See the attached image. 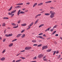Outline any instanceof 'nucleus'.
<instances>
[{
	"mask_svg": "<svg viewBox=\"0 0 62 62\" xmlns=\"http://www.w3.org/2000/svg\"><path fill=\"white\" fill-rule=\"evenodd\" d=\"M50 13L51 14L50 16V17L51 18H53L54 16V14L55 13L54 11H50Z\"/></svg>",
	"mask_w": 62,
	"mask_h": 62,
	"instance_id": "1",
	"label": "nucleus"
},
{
	"mask_svg": "<svg viewBox=\"0 0 62 62\" xmlns=\"http://www.w3.org/2000/svg\"><path fill=\"white\" fill-rule=\"evenodd\" d=\"M25 14V12H23V11H21V10H19L18 12H17V15L18 16H19V14Z\"/></svg>",
	"mask_w": 62,
	"mask_h": 62,
	"instance_id": "2",
	"label": "nucleus"
},
{
	"mask_svg": "<svg viewBox=\"0 0 62 62\" xmlns=\"http://www.w3.org/2000/svg\"><path fill=\"white\" fill-rule=\"evenodd\" d=\"M16 10H14V11H12V12L11 13H8V14L9 15H12V13H15V12H16Z\"/></svg>",
	"mask_w": 62,
	"mask_h": 62,
	"instance_id": "3",
	"label": "nucleus"
},
{
	"mask_svg": "<svg viewBox=\"0 0 62 62\" xmlns=\"http://www.w3.org/2000/svg\"><path fill=\"white\" fill-rule=\"evenodd\" d=\"M48 48V46H44L42 47V49L43 50L44 49H47Z\"/></svg>",
	"mask_w": 62,
	"mask_h": 62,
	"instance_id": "4",
	"label": "nucleus"
},
{
	"mask_svg": "<svg viewBox=\"0 0 62 62\" xmlns=\"http://www.w3.org/2000/svg\"><path fill=\"white\" fill-rule=\"evenodd\" d=\"M43 56V55L40 54L38 56V57H39V58H41V57H42Z\"/></svg>",
	"mask_w": 62,
	"mask_h": 62,
	"instance_id": "5",
	"label": "nucleus"
},
{
	"mask_svg": "<svg viewBox=\"0 0 62 62\" xmlns=\"http://www.w3.org/2000/svg\"><path fill=\"white\" fill-rule=\"evenodd\" d=\"M12 34H9V35L6 34L5 36L6 37H10V36H12Z\"/></svg>",
	"mask_w": 62,
	"mask_h": 62,
	"instance_id": "6",
	"label": "nucleus"
},
{
	"mask_svg": "<svg viewBox=\"0 0 62 62\" xmlns=\"http://www.w3.org/2000/svg\"><path fill=\"white\" fill-rule=\"evenodd\" d=\"M22 34H19L17 35V36H16V37L18 38V37H20L22 36Z\"/></svg>",
	"mask_w": 62,
	"mask_h": 62,
	"instance_id": "7",
	"label": "nucleus"
},
{
	"mask_svg": "<svg viewBox=\"0 0 62 62\" xmlns=\"http://www.w3.org/2000/svg\"><path fill=\"white\" fill-rule=\"evenodd\" d=\"M41 15V14H39V15H38L35 16V18H37L38 17V16H40Z\"/></svg>",
	"mask_w": 62,
	"mask_h": 62,
	"instance_id": "8",
	"label": "nucleus"
},
{
	"mask_svg": "<svg viewBox=\"0 0 62 62\" xmlns=\"http://www.w3.org/2000/svg\"><path fill=\"white\" fill-rule=\"evenodd\" d=\"M51 28V27H50L49 28H48L47 29H46L45 31V32H46L47 31H48V30H49V29H50Z\"/></svg>",
	"mask_w": 62,
	"mask_h": 62,
	"instance_id": "9",
	"label": "nucleus"
},
{
	"mask_svg": "<svg viewBox=\"0 0 62 62\" xmlns=\"http://www.w3.org/2000/svg\"><path fill=\"white\" fill-rule=\"evenodd\" d=\"M5 58L4 57H3L0 59V60H2V61L5 60Z\"/></svg>",
	"mask_w": 62,
	"mask_h": 62,
	"instance_id": "10",
	"label": "nucleus"
},
{
	"mask_svg": "<svg viewBox=\"0 0 62 62\" xmlns=\"http://www.w3.org/2000/svg\"><path fill=\"white\" fill-rule=\"evenodd\" d=\"M37 4H38V3H35L33 5V8H34L37 5Z\"/></svg>",
	"mask_w": 62,
	"mask_h": 62,
	"instance_id": "11",
	"label": "nucleus"
},
{
	"mask_svg": "<svg viewBox=\"0 0 62 62\" xmlns=\"http://www.w3.org/2000/svg\"><path fill=\"white\" fill-rule=\"evenodd\" d=\"M43 5V3H41L39 4L38 5V6H41Z\"/></svg>",
	"mask_w": 62,
	"mask_h": 62,
	"instance_id": "12",
	"label": "nucleus"
},
{
	"mask_svg": "<svg viewBox=\"0 0 62 62\" xmlns=\"http://www.w3.org/2000/svg\"><path fill=\"white\" fill-rule=\"evenodd\" d=\"M26 23H24L23 24H22L21 25V26H26Z\"/></svg>",
	"mask_w": 62,
	"mask_h": 62,
	"instance_id": "13",
	"label": "nucleus"
},
{
	"mask_svg": "<svg viewBox=\"0 0 62 62\" xmlns=\"http://www.w3.org/2000/svg\"><path fill=\"white\" fill-rule=\"evenodd\" d=\"M34 24V22H32L29 26L30 27H31V26H32Z\"/></svg>",
	"mask_w": 62,
	"mask_h": 62,
	"instance_id": "14",
	"label": "nucleus"
},
{
	"mask_svg": "<svg viewBox=\"0 0 62 62\" xmlns=\"http://www.w3.org/2000/svg\"><path fill=\"white\" fill-rule=\"evenodd\" d=\"M25 34H23V35L22 36H21V38H23L25 37Z\"/></svg>",
	"mask_w": 62,
	"mask_h": 62,
	"instance_id": "15",
	"label": "nucleus"
},
{
	"mask_svg": "<svg viewBox=\"0 0 62 62\" xmlns=\"http://www.w3.org/2000/svg\"><path fill=\"white\" fill-rule=\"evenodd\" d=\"M44 26V24H42L39 26V27L40 28V27H42V26Z\"/></svg>",
	"mask_w": 62,
	"mask_h": 62,
	"instance_id": "16",
	"label": "nucleus"
},
{
	"mask_svg": "<svg viewBox=\"0 0 62 62\" xmlns=\"http://www.w3.org/2000/svg\"><path fill=\"white\" fill-rule=\"evenodd\" d=\"M32 42H37V41L36 40H32Z\"/></svg>",
	"mask_w": 62,
	"mask_h": 62,
	"instance_id": "17",
	"label": "nucleus"
},
{
	"mask_svg": "<svg viewBox=\"0 0 62 62\" xmlns=\"http://www.w3.org/2000/svg\"><path fill=\"white\" fill-rule=\"evenodd\" d=\"M13 43H12L11 44L9 45V47H11L12 46H13Z\"/></svg>",
	"mask_w": 62,
	"mask_h": 62,
	"instance_id": "18",
	"label": "nucleus"
},
{
	"mask_svg": "<svg viewBox=\"0 0 62 62\" xmlns=\"http://www.w3.org/2000/svg\"><path fill=\"white\" fill-rule=\"evenodd\" d=\"M45 15H47V16H48V15H50V14L49 13H45Z\"/></svg>",
	"mask_w": 62,
	"mask_h": 62,
	"instance_id": "19",
	"label": "nucleus"
},
{
	"mask_svg": "<svg viewBox=\"0 0 62 62\" xmlns=\"http://www.w3.org/2000/svg\"><path fill=\"white\" fill-rule=\"evenodd\" d=\"M51 2H52V1H49L46 2L45 3H46V4H47V3H51Z\"/></svg>",
	"mask_w": 62,
	"mask_h": 62,
	"instance_id": "20",
	"label": "nucleus"
},
{
	"mask_svg": "<svg viewBox=\"0 0 62 62\" xmlns=\"http://www.w3.org/2000/svg\"><path fill=\"white\" fill-rule=\"evenodd\" d=\"M51 51H52V49H48L47 50V52H51Z\"/></svg>",
	"mask_w": 62,
	"mask_h": 62,
	"instance_id": "21",
	"label": "nucleus"
},
{
	"mask_svg": "<svg viewBox=\"0 0 62 62\" xmlns=\"http://www.w3.org/2000/svg\"><path fill=\"white\" fill-rule=\"evenodd\" d=\"M5 25L6 24H5V23H3L2 24V26H5Z\"/></svg>",
	"mask_w": 62,
	"mask_h": 62,
	"instance_id": "22",
	"label": "nucleus"
},
{
	"mask_svg": "<svg viewBox=\"0 0 62 62\" xmlns=\"http://www.w3.org/2000/svg\"><path fill=\"white\" fill-rule=\"evenodd\" d=\"M11 24L13 26H16V24L14 23H12Z\"/></svg>",
	"mask_w": 62,
	"mask_h": 62,
	"instance_id": "23",
	"label": "nucleus"
},
{
	"mask_svg": "<svg viewBox=\"0 0 62 62\" xmlns=\"http://www.w3.org/2000/svg\"><path fill=\"white\" fill-rule=\"evenodd\" d=\"M57 26V25H55V26H54L53 27V28H56Z\"/></svg>",
	"mask_w": 62,
	"mask_h": 62,
	"instance_id": "24",
	"label": "nucleus"
},
{
	"mask_svg": "<svg viewBox=\"0 0 62 62\" xmlns=\"http://www.w3.org/2000/svg\"><path fill=\"white\" fill-rule=\"evenodd\" d=\"M56 31H54V32H53V33L52 34V35H53V34H55V33H56Z\"/></svg>",
	"mask_w": 62,
	"mask_h": 62,
	"instance_id": "25",
	"label": "nucleus"
},
{
	"mask_svg": "<svg viewBox=\"0 0 62 62\" xmlns=\"http://www.w3.org/2000/svg\"><path fill=\"white\" fill-rule=\"evenodd\" d=\"M22 61V60L20 59V60H19L16 61V62H20V61Z\"/></svg>",
	"mask_w": 62,
	"mask_h": 62,
	"instance_id": "26",
	"label": "nucleus"
},
{
	"mask_svg": "<svg viewBox=\"0 0 62 62\" xmlns=\"http://www.w3.org/2000/svg\"><path fill=\"white\" fill-rule=\"evenodd\" d=\"M61 56V55H59L58 58H57V59H59V58H60V57Z\"/></svg>",
	"mask_w": 62,
	"mask_h": 62,
	"instance_id": "27",
	"label": "nucleus"
},
{
	"mask_svg": "<svg viewBox=\"0 0 62 62\" xmlns=\"http://www.w3.org/2000/svg\"><path fill=\"white\" fill-rule=\"evenodd\" d=\"M39 21V20H37L35 22V24H36L38 23V21Z\"/></svg>",
	"mask_w": 62,
	"mask_h": 62,
	"instance_id": "28",
	"label": "nucleus"
},
{
	"mask_svg": "<svg viewBox=\"0 0 62 62\" xmlns=\"http://www.w3.org/2000/svg\"><path fill=\"white\" fill-rule=\"evenodd\" d=\"M21 7L20 6H17L15 7L16 8H20Z\"/></svg>",
	"mask_w": 62,
	"mask_h": 62,
	"instance_id": "29",
	"label": "nucleus"
},
{
	"mask_svg": "<svg viewBox=\"0 0 62 62\" xmlns=\"http://www.w3.org/2000/svg\"><path fill=\"white\" fill-rule=\"evenodd\" d=\"M18 27V25H17V26L14 27L13 28H17Z\"/></svg>",
	"mask_w": 62,
	"mask_h": 62,
	"instance_id": "30",
	"label": "nucleus"
},
{
	"mask_svg": "<svg viewBox=\"0 0 62 62\" xmlns=\"http://www.w3.org/2000/svg\"><path fill=\"white\" fill-rule=\"evenodd\" d=\"M12 7H10V9H9L8 10L9 11H10V10H11V9H12Z\"/></svg>",
	"mask_w": 62,
	"mask_h": 62,
	"instance_id": "31",
	"label": "nucleus"
},
{
	"mask_svg": "<svg viewBox=\"0 0 62 62\" xmlns=\"http://www.w3.org/2000/svg\"><path fill=\"white\" fill-rule=\"evenodd\" d=\"M28 27H29V28H28L27 29V30H28L31 27H30L29 26H28Z\"/></svg>",
	"mask_w": 62,
	"mask_h": 62,
	"instance_id": "32",
	"label": "nucleus"
},
{
	"mask_svg": "<svg viewBox=\"0 0 62 62\" xmlns=\"http://www.w3.org/2000/svg\"><path fill=\"white\" fill-rule=\"evenodd\" d=\"M41 46H42V45L40 44V45H38V47H40Z\"/></svg>",
	"mask_w": 62,
	"mask_h": 62,
	"instance_id": "33",
	"label": "nucleus"
},
{
	"mask_svg": "<svg viewBox=\"0 0 62 62\" xmlns=\"http://www.w3.org/2000/svg\"><path fill=\"white\" fill-rule=\"evenodd\" d=\"M8 17H4L3 18V19H8Z\"/></svg>",
	"mask_w": 62,
	"mask_h": 62,
	"instance_id": "34",
	"label": "nucleus"
},
{
	"mask_svg": "<svg viewBox=\"0 0 62 62\" xmlns=\"http://www.w3.org/2000/svg\"><path fill=\"white\" fill-rule=\"evenodd\" d=\"M54 30V28H53L50 30V31H51V32H52L53 31V30Z\"/></svg>",
	"mask_w": 62,
	"mask_h": 62,
	"instance_id": "35",
	"label": "nucleus"
},
{
	"mask_svg": "<svg viewBox=\"0 0 62 62\" xmlns=\"http://www.w3.org/2000/svg\"><path fill=\"white\" fill-rule=\"evenodd\" d=\"M25 49L26 50H27V49H28V47H26L25 48Z\"/></svg>",
	"mask_w": 62,
	"mask_h": 62,
	"instance_id": "36",
	"label": "nucleus"
},
{
	"mask_svg": "<svg viewBox=\"0 0 62 62\" xmlns=\"http://www.w3.org/2000/svg\"><path fill=\"white\" fill-rule=\"evenodd\" d=\"M20 22H21V20H19V21H18L17 22V23H20Z\"/></svg>",
	"mask_w": 62,
	"mask_h": 62,
	"instance_id": "37",
	"label": "nucleus"
},
{
	"mask_svg": "<svg viewBox=\"0 0 62 62\" xmlns=\"http://www.w3.org/2000/svg\"><path fill=\"white\" fill-rule=\"evenodd\" d=\"M37 58V57L35 56L33 58V59H36Z\"/></svg>",
	"mask_w": 62,
	"mask_h": 62,
	"instance_id": "38",
	"label": "nucleus"
},
{
	"mask_svg": "<svg viewBox=\"0 0 62 62\" xmlns=\"http://www.w3.org/2000/svg\"><path fill=\"white\" fill-rule=\"evenodd\" d=\"M32 47H28V49H31Z\"/></svg>",
	"mask_w": 62,
	"mask_h": 62,
	"instance_id": "39",
	"label": "nucleus"
},
{
	"mask_svg": "<svg viewBox=\"0 0 62 62\" xmlns=\"http://www.w3.org/2000/svg\"><path fill=\"white\" fill-rule=\"evenodd\" d=\"M3 42H5L6 41V39H4L3 40Z\"/></svg>",
	"mask_w": 62,
	"mask_h": 62,
	"instance_id": "40",
	"label": "nucleus"
},
{
	"mask_svg": "<svg viewBox=\"0 0 62 62\" xmlns=\"http://www.w3.org/2000/svg\"><path fill=\"white\" fill-rule=\"evenodd\" d=\"M43 34V33H41L40 34H39V35H42Z\"/></svg>",
	"mask_w": 62,
	"mask_h": 62,
	"instance_id": "41",
	"label": "nucleus"
},
{
	"mask_svg": "<svg viewBox=\"0 0 62 62\" xmlns=\"http://www.w3.org/2000/svg\"><path fill=\"white\" fill-rule=\"evenodd\" d=\"M24 31V30H23L21 31V33H23Z\"/></svg>",
	"mask_w": 62,
	"mask_h": 62,
	"instance_id": "42",
	"label": "nucleus"
},
{
	"mask_svg": "<svg viewBox=\"0 0 62 62\" xmlns=\"http://www.w3.org/2000/svg\"><path fill=\"white\" fill-rule=\"evenodd\" d=\"M50 8H51V9H54V8L52 7H50Z\"/></svg>",
	"mask_w": 62,
	"mask_h": 62,
	"instance_id": "43",
	"label": "nucleus"
},
{
	"mask_svg": "<svg viewBox=\"0 0 62 62\" xmlns=\"http://www.w3.org/2000/svg\"><path fill=\"white\" fill-rule=\"evenodd\" d=\"M38 45L37 44H34L33 45V46H37Z\"/></svg>",
	"mask_w": 62,
	"mask_h": 62,
	"instance_id": "44",
	"label": "nucleus"
},
{
	"mask_svg": "<svg viewBox=\"0 0 62 62\" xmlns=\"http://www.w3.org/2000/svg\"><path fill=\"white\" fill-rule=\"evenodd\" d=\"M14 14H12V15L11 16V17H13V16H14Z\"/></svg>",
	"mask_w": 62,
	"mask_h": 62,
	"instance_id": "45",
	"label": "nucleus"
},
{
	"mask_svg": "<svg viewBox=\"0 0 62 62\" xmlns=\"http://www.w3.org/2000/svg\"><path fill=\"white\" fill-rule=\"evenodd\" d=\"M43 36L44 37H46V35L44 34V35H43Z\"/></svg>",
	"mask_w": 62,
	"mask_h": 62,
	"instance_id": "46",
	"label": "nucleus"
},
{
	"mask_svg": "<svg viewBox=\"0 0 62 62\" xmlns=\"http://www.w3.org/2000/svg\"><path fill=\"white\" fill-rule=\"evenodd\" d=\"M24 51H25V50H22V51H21V52H20V53H21V52H24Z\"/></svg>",
	"mask_w": 62,
	"mask_h": 62,
	"instance_id": "47",
	"label": "nucleus"
},
{
	"mask_svg": "<svg viewBox=\"0 0 62 62\" xmlns=\"http://www.w3.org/2000/svg\"><path fill=\"white\" fill-rule=\"evenodd\" d=\"M56 53V51H55L53 55H54V54H55Z\"/></svg>",
	"mask_w": 62,
	"mask_h": 62,
	"instance_id": "48",
	"label": "nucleus"
},
{
	"mask_svg": "<svg viewBox=\"0 0 62 62\" xmlns=\"http://www.w3.org/2000/svg\"><path fill=\"white\" fill-rule=\"evenodd\" d=\"M39 38H41V39H42V36H39Z\"/></svg>",
	"mask_w": 62,
	"mask_h": 62,
	"instance_id": "49",
	"label": "nucleus"
},
{
	"mask_svg": "<svg viewBox=\"0 0 62 62\" xmlns=\"http://www.w3.org/2000/svg\"><path fill=\"white\" fill-rule=\"evenodd\" d=\"M6 51V50H4L3 51V52L2 53H5V51Z\"/></svg>",
	"mask_w": 62,
	"mask_h": 62,
	"instance_id": "50",
	"label": "nucleus"
},
{
	"mask_svg": "<svg viewBox=\"0 0 62 62\" xmlns=\"http://www.w3.org/2000/svg\"><path fill=\"white\" fill-rule=\"evenodd\" d=\"M46 56H45L43 57V59H44V58H46Z\"/></svg>",
	"mask_w": 62,
	"mask_h": 62,
	"instance_id": "51",
	"label": "nucleus"
},
{
	"mask_svg": "<svg viewBox=\"0 0 62 62\" xmlns=\"http://www.w3.org/2000/svg\"><path fill=\"white\" fill-rule=\"evenodd\" d=\"M44 12V11H43L41 12L40 13H43Z\"/></svg>",
	"mask_w": 62,
	"mask_h": 62,
	"instance_id": "52",
	"label": "nucleus"
},
{
	"mask_svg": "<svg viewBox=\"0 0 62 62\" xmlns=\"http://www.w3.org/2000/svg\"><path fill=\"white\" fill-rule=\"evenodd\" d=\"M19 54H20V53H19L18 54H17V55L16 56H19Z\"/></svg>",
	"mask_w": 62,
	"mask_h": 62,
	"instance_id": "53",
	"label": "nucleus"
},
{
	"mask_svg": "<svg viewBox=\"0 0 62 62\" xmlns=\"http://www.w3.org/2000/svg\"><path fill=\"white\" fill-rule=\"evenodd\" d=\"M27 5H29L30 4V3L29 2H28L26 3Z\"/></svg>",
	"mask_w": 62,
	"mask_h": 62,
	"instance_id": "54",
	"label": "nucleus"
},
{
	"mask_svg": "<svg viewBox=\"0 0 62 62\" xmlns=\"http://www.w3.org/2000/svg\"><path fill=\"white\" fill-rule=\"evenodd\" d=\"M16 5H19V6H20V3H19L18 4H16Z\"/></svg>",
	"mask_w": 62,
	"mask_h": 62,
	"instance_id": "55",
	"label": "nucleus"
},
{
	"mask_svg": "<svg viewBox=\"0 0 62 62\" xmlns=\"http://www.w3.org/2000/svg\"><path fill=\"white\" fill-rule=\"evenodd\" d=\"M58 53H59V52H58V51H57L56 52V54H58Z\"/></svg>",
	"mask_w": 62,
	"mask_h": 62,
	"instance_id": "56",
	"label": "nucleus"
},
{
	"mask_svg": "<svg viewBox=\"0 0 62 62\" xmlns=\"http://www.w3.org/2000/svg\"><path fill=\"white\" fill-rule=\"evenodd\" d=\"M55 36H58V34H57L55 35Z\"/></svg>",
	"mask_w": 62,
	"mask_h": 62,
	"instance_id": "57",
	"label": "nucleus"
},
{
	"mask_svg": "<svg viewBox=\"0 0 62 62\" xmlns=\"http://www.w3.org/2000/svg\"><path fill=\"white\" fill-rule=\"evenodd\" d=\"M23 5V3H20V5Z\"/></svg>",
	"mask_w": 62,
	"mask_h": 62,
	"instance_id": "58",
	"label": "nucleus"
},
{
	"mask_svg": "<svg viewBox=\"0 0 62 62\" xmlns=\"http://www.w3.org/2000/svg\"><path fill=\"white\" fill-rule=\"evenodd\" d=\"M25 58L22 57V59H25Z\"/></svg>",
	"mask_w": 62,
	"mask_h": 62,
	"instance_id": "59",
	"label": "nucleus"
},
{
	"mask_svg": "<svg viewBox=\"0 0 62 62\" xmlns=\"http://www.w3.org/2000/svg\"><path fill=\"white\" fill-rule=\"evenodd\" d=\"M36 62V61H32L31 62Z\"/></svg>",
	"mask_w": 62,
	"mask_h": 62,
	"instance_id": "60",
	"label": "nucleus"
},
{
	"mask_svg": "<svg viewBox=\"0 0 62 62\" xmlns=\"http://www.w3.org/2000/svg\"><path fill=\"white\" fill-rule=\"evenodd\" d=\"M14 41H16L17 40V39H14Z\"/></svg>",
	"mask_w": 62,
	"mask_h": 62,
	"instance_id": "61",
	"label": "nucleus"
},
{
	"mask_svg": "<svg viewBox=\"0 0 62 62\" xmlns=\"http://www.w3.org/2000/svg\"><path fill=\"white\" fill-rule=\"evenodd\" d=\"M6 30H5L4 31V33H6Z\"/></svg>",
	"mask_w": 62,
	"mask_h": 62,
	"instance_id": "62",
	"label": "nucleus"
},
{
	"mask_svg": "<svg viewBox=\"0 0 62 62\" xmlns=\"http://www.w3.org/2000/svg\"><path fill=\"white\" fill-rule=\"evenodd\" d=\"M51 39L50 38H48L47 39Z\"/></svg>",
	"mask_w": 62,
	"mask_h": 62,
	"instance_id": "63",
	"label": "nucleus"
},
{
	"mask_svg": "<svg viewBox=\"0 0 62 62\" xmlns=\"http://www.w3.org/2000/svg\"><path fill=\"white\" fill-rule=\"evenodd\" d=\"M15 60H14L12 62H15Z\"/></svg>",
	"mask_w": 62,
	"mask_h": 62,
	"instance_id": "64",
	"label": "nucleus"
}]
</instances>
